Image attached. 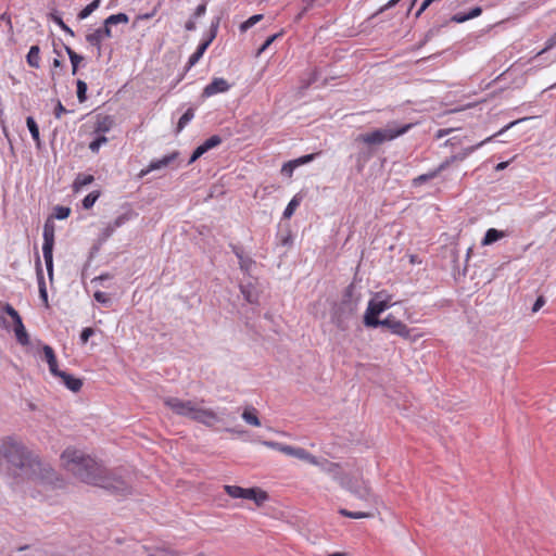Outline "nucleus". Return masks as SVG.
I'll list each match as a JSON object with an SVG mask.
<instances>
[{
	"instance_id": "nucleus-5",
	"label": "nucleus",
	"mask_w": 556,
	"mask_h": 556,
	"mask_svg": "<svg viewBox=\"0 0 556 556\" xmlns=\"http://www.w3.org/2000/svg\"><path fill=\"white\" fill-rule=\"evenodd\" d=\"M339 484L357 500L362 501L365 506L372 505L375 503L374 493L362 478L345 473Z\"/></svg>"
},
{
	"instance_id": "nucleus-18",
	"label": "nucleus",
	"mask_w": 556,
	"mask_h": 556,
	"mask_svg": "<svg viewBox=\"0 0 556 556\" xmlns=\"http://www.w3.org/2000/svg\"><path fill=\"white\" fill-rule=\"evenodd\" d=\"M58 378H60L62 380V382L64 383V386L72 392H78L83 387L81 379H79L71 374H67L66 371L62 370L59 374Z\"/></svg>"
},
{
	"instance_id": "nucleus-27",
	"label": "nucleus",
	"mask_w": 556,
	"mask_h": 556,
	"mask_svg": "<svg viewBox=\"0 0 556 556\" xmlns=\"http://www.w3.org/2000/svg\"><path fill=\"white\" fill-rule=\"evenodd\" d=\"M64 49L71 60L72 63V74L76 75L78 71L79 63L84 60L81 55L76 53L71 47L64 46Z\"/></svg>"
},
{
	"instance_id": "nucleus-36",
	"label": "nucleus",
	"mask_w": 556,
	"mask_h": 556,
	"mask_svg": "<svg viewBox=\"0 0 556 556\" xmlns=\"http://www.w3.org/2000/svg\"><path fill=\"white\" fill-rule=\"evenodd\" d=\"M225 492L232 498H243L244 489L238 485H224Z\"/></svg>"
},
{
	"instance_id": "nucleus-40",
	"label": "nucleus",
	"mask_w": 556,
	"mask_h": 556,
	"mask_svg": "<svg viewBox=\"0 0 556 556\" xmlns=\"http://www.w3.org/2000/svg\"><path fill=\"white\" fill-rule=\"evenodd\" d=\"M300 205V199L298 197H294L287 205V207L283 211V218H290L293 214L296 207Z\"/></svg>"
},
{
	"instance_id": "nucleus-14",
	"label": "nucleus",
	"mask_w": 556,
	"mask_h": 556,
	"mask_svg": "<svg viewBox=\"0 0 556 556\" xmlns=\"http://www.w3.org/2000/svg\"><path fill=\"white\" fill-rule=\"evenodd\" d=\"M230 88V84L222 77L214 78L208 85L205 86L202 92L203 98H208L217 93L226 92Z\"/></svg>"
},
{
	"instance_id": "nucleus-64",
	"label": "nucleus",
	"mask_w": 556,
	"mask_h": 556,
	"mask_svg": "<svg viewBox=\"0 0 556 556\" xmlns=\"http://www.w3.org/2000/svg\"><path fill=\"white\" fill-rule=\"evenodd\" d=\"M401 0H390L386 5H383L380 9V12H383L384 10L393 8L395 4H397Z\"/></svg>"
},
{
	"instance_id": "nucleus-53",
	"label": "nucleus",
	"mask_w": 556,
	"mask_h": 556,
	"mask_svg": "<svg viewBox=\"0 0 556 556\" xmlns=\"http://www.w3.org/2000/svg\"><path fill=\"white\" fill-rule=\"evenodd\" d=\"M545 298L543 295H540L538 296V299L535 300L533 306H532V312L533 313H536L541 309V307L545 304Z\"/></svg>"
},
{
	"instance_id": "nucleus-10",
	"label": "nucleus",
	"mask_w": 556,
	"mask_h": 556,
	"mask_svg": "<svg viewBox=\"0 0 556 556\" xmlns=\"http://www.w3.org/2000/svg\"><path fill=\"white\" fill-rule=\"evenodd\" d=\"M528 118L525 117V118H519L517 121H514V122H510L509 124H507L506 126H504L501 130H498L497 132H495L493 136H490L488 138H485L484 140L480 141L479 143L475 144V146H471V147H468V148H465L462 152L457 153V154H454L451 157V161L453 162H456V161H464L467 156H469L472 152H475L477 149L481 148L482 146H484L486 142H490L492 141L495 137H498L501 135H503L506 130H508L509 128H511L513 126L521 123V122H525L527 121Z\"/></svg>"
},
{
	"instance_id": "nucleus-9",
	"label": "nucleus",
	"mask_w": 556,
	"mask_h": 556,
	"mask_svg": "<svg viewBox=\"0 0 556 556\" xmlns=\"http://www.w3.org/2000/svg\"><path fill=\"white\" fill-rule=\"evenodd\" d=\"M387 311V305L382 303L376 295L368 302L367 309L364 315V325L367 328H378L382 319L379 315Z\"/></svg>"
},
{
	"instance_id": "nucleus-52",
	"label": "nucleus",
	"mask_w": 556,
	"mask_h": 556,
	"mask_svg": "<svg viewBox=\"0 0 556 556\" xmlns=\"http://www.w3.org/2000/svg\"><path fill=\"white\" fill-rule=\"evenodd\" d=\"M65 113H70L68 110H66L63 104L61 103V101H58L55 108H54V116L56 118H60L62 116V114H65Z\"/></svg>"
},
{
	"instance_id": "nucleus-31",
	"label": "nucleus",
	"mask_w": 556,
	"mask_h": 556,
	"mask_svg": "<svg viewBox=\"0 0 556 556\" xmlns=\"http://www.w3.org/2000/svg\"><path fill=\"white\" fill-rule=\"evenodd\" d=\"M49 17L56 24L60 26V28L65 31L66 34H68L70 36L74 37L75 34L73 31L72 28H70L65 23L64 21L62 20L60 13L58 11H53L49 14Z\"/></svg>"
},
{
	"instance_id": "nucleus-56",
	"label": "nucleus",
	"mask_w": 556,
	"mask_h": 556,
	"mask_svg": "<svg viewBox=\"0 0 556 556\" xmlns=\"http://www.w3.org/2000/svg\"><path fill=\"white\" fill-rule=\"evenodd\" d=\"M481 13H482V9L480 7H475L467 13V15H468V18L471 20V18L478 17Z\"/></svg>"
},
{
	"instance_id": "nucleus-37",
	"label": "nucleus",
	"mask_w": 556,
	"mask_h": 556,
	"mask_svg": "<svg viewBox=\"0 0 556 556\" xmlns=\"http://www.w3.org/2000/svg\"><path fill=\"white\" fill-rule=\"evenodd\" d=\"M100 194V191H92L89 194H87L81 202L83 207L85 210H90L94 205L96 201L99 199Z\"/></svg>"
},
{
	"instance_id": "nucleus-45",
	"label": "nucleus",
	"mask_w": 556,
	"mask_h": 556,
	"mask_svg": "<svg viewBox=\"0 0 556 556\" xmlns=\"http://www.w3.org/2000/svg\"><path fill=\"white\" fill-rule=\"evenodd\" d=\"M376 298H378L380 301H382L383 304L387 305V309L390 308L395 303L392 302V295L389 294L387 291L382 290L375 293Z\"/></svg>"
},
{
	"instance_id": "nucleus-42",
	"label": "nucleus",
	"mask_w": 556,
	"mask_h": 556,
	"mask_svg": "<svg viewBox=\"0 0 556 556\" xmlns=\"http://www.w3.org/2000/svg\"><path fill=\"white\" fill-rule=\"evenodd\" d=\"M106 142H108V138L104 135H100L89 143V149L91 150V152L98 153L101 146Z\"/></svg>"
},
{
	"instance_id": "nucleus-29",
	"label": "nucleus",
	"mask_w": 556,
	"mask_h": 556,
	"mask_svg": "<svg viewBox=\"0 0 556 556\" xmlns=\"http://www.w3.org/2000/svg\"><path fill=\"white\" fill-rule=\"evenodd\" d=\"M26 125H27V128H28L34 141L36 142L37 147L39 148L40 147V135H39L38 124L36 123L35 118L33 116H28L26 118Z\"/></svg>"
},
{
	"instance_id": "nucleus-47",
	"label": "nucleus",
	"mask_w": 556,
	"mask_h": 556,
	"mask_svg": "<svg viewBox=\"0 0 556 556\" xmlns=\"http://www.w3.org/2000/svg\"><path fill=\"white\" fill-rule=\"evenodd\" d=\"M437 175H438V170H433L428 174H422L414 179V184L421 185V184L434 178Z\"/></svg>"
},
{
	"instance_id": "nucleus-25",
	"label": "nucleus",
	"mask_w": 556,
	"mask_h": 556,
	"mask_svg": "<svg viewBox=\"0 0 556 556\" xmlns=\"http://www.w3.org/2000/svg\"><path fill=\"white\" fill-rule=\"evenodd\" d=\"M220 20H222L220 16H216L211 22L208 34H207L206 38L202 40V42L206 43L207 47H210L212 41L217 36V31H218V27H219V24H220Z\"/></svg>"
},
{
	"instance_id": "nucleus-43",
	"label": "nucleus",
	"mask_w": 556,
	"mask_h": 556,
	"mask_svg": "<svg viewBox=\"0 0 556 556\" xmlns=\"http://www.w3.org/2000/svg\"><path fill=\"white\" fill-rule=\"evenodd\" d=\"M71 208L67 206L58 205L54 207L53 216L56 219H65L70 216Z\"/></svg>"
},
{
	"instance_id": "nucleus-34",
	"label": "nucleus",
	"mask_w": 556,
	"mask_h": 556,
	"mask_svg": "<svg viewBox=\"0 0 556 556\" xmlns=\"http://www.w3.org/2000/svg\"><path fill=\"white\" fill-rule=\"evenodd\" d=\"M263 14H255L249 17L247 21L240 24V31L245 33L248 29L253 27L256 23L263 20Z\"/></svg>"
},
{
	"instance_id": "nucleus-32",
	"label": "nucleus",
	"mask_w": 556,
	"mask_h": 556,
	"mask_svg": "<svg viewBox=\"0 0 556 556\" xmlns=\"http://www.w3.org/2000/svg\"><path fill=\"white\" fill-rule=\"evenodd\" d=\"M243 420L252 426L258 427L261 426V421L256 415L255 408L244 409L242 413Z\"/></svg>"
},
{
	"instance_id": "nucleus-6",
	"label": "nucleus",
	"mask_w": 556,
	"mask_h": 556,
	"mask_svg": "<svg viewBox=\"0 0 556 556\" xmlns=\"http://www.w3.org/2000/svg\"><path fill=\"white\" fill-rule=\"evenodd\" d=\"M54 223L52 217H49L43 225V244L42 253L50 279L53 276V247H54Z\"/></svg>"
},
{
	"instance_id": "nucleus-11",
	"label": "nucleus",
	"mask_w": 556,
	"mask_h": 556,
	"mask_svg": "<svg viewBox=\"0 0 556 556\" xmlns=\"http://www.w3.org/2000/svg\"><path fill=\"white\" fill-rule=\"evenodd\" d=\"M379 327L387 328L391 333L396 334L403 339L410 338V329L392 314H389L386 318H383L381 324H379Z\"/></svg>"
},
{
	"instance_id": "nucleus-8",
	"label": "nucleus",
	"mask_w": 556,
	"mask_h": 556,
	"mask_svg": "<svg viewBox=\"0 0 556 556\" xmlns=\"http://www.w3.org/2000/svg\"><path fill=\"white\" fill-rule=\"evenodd\" d=\"M2 312L8 314L13 320V330L17 342L21 345H28L30 343L29 334L23 324L22 317L18 312L9 303H5Z\"/></svg>"
},
{
	"instance_id": "nucleus-17",
	"label": "nucleus",
	"mask_w": 556,
	"mask_h": 556,
	"mask_svg": "<svg viewBox=\"0 0 556 556\" xmlns=\"http://www.w3.org/2000/svg\"><path fill=\"white\" fill-rule=\"evenodd\" d=\"M318 467L321 468L323 471L330 475L333 480L338 483L342 480L346 472L342 471L341 466L337 463H331L327 459L319 460Z\"/></svg>"
},
{
	"instance_id": "nucleus-39",
	"label": "nucleus",
	"mask_w": 556,
	"mask_h": 556,
	"mask_svg": "<svg viewBox=\"0 0 556 556\" xmlns=\"http://www.w3.org/2000/svg\"><path fill=\"white\" fill-rule=\"evenodd\" d=\"M76 87H77L76 93H77L78 101L80 103H83L87 100V89H88L87 84L84 80L78 79L76 81Z\"/></svg>"
},
{
	"instance_id": "nucleus-35",
	"label": "nucleus",
	"mask_w": 556,
	"mask_h": 556,
	"mask_svg": "<svg viewBox=\"0 0 556 556\" xmlns=\"http://www.w3.org/2000/svg\"><path fill=\"white\" fill-rule=\"evenodd\" d=\"M137 214L132 210H127L125 213L117 216L112 224L118 228L123 226L126 222L130 220L132 217H135Z\"/></svg>"
},
{
	"instance_id": "nucleus-33",
	"label": "nucleus",
	"mask_w": 556,
	"mask_h": 556,
	"mask_svg": "<svg viewBox=\"0 0 556 556\" xmlns=\"http://www.w3.org/2000/svg\"><path fill=\"white\" fill-rule=\"evenodd\" d=\"M100 5V0H93L88 5H86L83 10L77 14V18L83 21L87 18L93 11H96Z\"/></svg>"
},
{
	"instance_id": "nucleus-50",
	"label": "nucleus",
	"mask_w": 556,
	"mask_h": 556,
	"mask_svg": "<svg viewBox=\"0 0 556 556\" xmlns=\"http://www.w3.org/2000/svg\"><path fill=\"white\" fill-rule=\"evenodd\" d=\"M94 334V330L91 327H86L80 332V341L83 344L87 343L89 338Z\"/></svg>"
},
{
	"instance_id": "nucleus-16",
	"label": "nucleus",
	"mask_w": 556,
	"mask_h": 556,
	"mask_svg": "<svg viewBox=\"0 0 556 556\" xmlns=\"http://www.w3.org/2000/svg\"><path fill=\"white\" fill-rule=\"evenodd\" d=\"M35 265H36V275H37L38 287H39V296H40L41 301L43 302L45 306L49 307L46 281H45V277H43L40 256L38 254L36 255Z\"/></svg>"
},
{
	"instance_id": "nucleus-49",
	"label": "nucleus",
	"mask_w": 556,
	"mask_h": 556,
	"mask_svg": "<svg viewBox=\"0 0 556 556\" xmlns=\"http://www.w3.org/2000/svg\"><path fill=\"white\" fill-rule=\"evenodd\" d=\"M319 153H311L303 156H300L295 160H293V163H295L298 166L307 164L312 162Z\"/></svg>"
},
{
	"instance_id": "nucleus-26",
	"label": "nucleus",
	"mask_w": 556,
	"mask_h": 556,
	"mask_svg": "<svg viewBox=\"0 0 556 556\" xmlns=\"http://www.w3.org/2000/svg\"><path fill=\"white\" fill-rule=\"evenodd\" d=\"M113 126V119L111 116H104L97 121L94 126V132L97 134H105L111 130Z\"/></svg>"
},
{
	"instance_id": "nucleus-23",
	"label": "nucleus",
	"mask_w": 556,
	"mask_h": 556,
	"mask_svg": "<svg viewBox=\"0 0 556 556\" xmlns=\"http://www.w3.org/2000/svg\"><path fill=\"white\" fill-rule=\"evenodd\" d=\"M93 181L94 177L92 175L78 174L73 182V190L78 192L84 187L92 184Z\"/></svg>"
},
{
	"instance_id": "nucleus-61",
	"label": "nucleus",
	"mask_w": 556,
	"mask_h": 556,
	"mask_svg": "<svg viewBox=\"0 0 556 556\" xmlns=\"http://www.w3.org/2000/svg\"><path fill=\"white\" fill-rule=\"evenodd\" d=\"M230 248H231L232 252L235 253V255L237 256V258L244 255V251H243L242 247H239L236 244H230Z\"/></svg>"
},
{
	"instance_id": "nucleus-30",
	"label": "nucleus",
	"mask_w": 556,
	"mask_h": 556,
	"mask_svg": "<svg viewBox=\"0 0 556 556\" xmlns=\"http://www.w3.org/2000/svg\"><path fill=\"white\" fill-rule=\"evenodd\" d=\"M193 117H194V109L189 108L179 118L177 127H176V134H179Z\"/></svg>"
},
{
	"instance_id": "nucleus-48",
	"label": "nucleus",
	"mask_w": 556,
	"mask_h": 556,
	"mask_svg": "<svg viewBox=\"0 0 556 556\" xmlns=\"http://www.w3.org/2000/svg\"><path fill=\"white\" fill-rule=\"evenodd\" d=\"M298 167V165L295 163H293V160L292 161H289L287 163H285L282 165V168H281V174L282 175H286L288 177H291L292 174H293V170Z\"/></svg>"
},
{
	"instance_id": "nucleus-55",
	"label": "nucleus",
	"mask_w": 556,
	"mask_h": 556,
	"mask_svg": "<svg viewBox=\"0 0 556 556\" xmlns=\"http://www.w3.org/2000/svg\"><path fill=\"white\" fill-rule=\"evenodd\" d=\"M241 292L244 296V299L249 302V303H253L255 301V299L253 298V294L251 293V291H249L247 289V287L244 286H241Z\"/></svg>"
},
{
	"instance_id": "nucleus-54",
	"label": "nucleus",
	"mask_w": 556,
	"mask_h": 556,
	"mask_svg": "<svg viewBox=\"0 0 556 556\" xmlns=\"http://www.w3.org/2000/svg\"><path fill=\"white\" fill-rule=\"evenodd\" d=\"M468 20L469 18H468L467 13H457L451 17V22H454V23H464Z\"/></svg>"
},
{
	"instance_id": "nucleus-46",
	"label": "nucleus",
	"mask_w": 556,
	"mask_h": 556,
	"mask_svg": "<svg viewBox=\"0 0 556 556\" xmlns=\"http://www.w3.org/2000/svg\"><path fill=\"white\" fill-rule=\"evenodd\" d=\"M281 36V33H277V34H274L271 36H269L264 42L263 45L258 48L257 50V55H260L261 53H263L265 50L268 49V47L278 38Z\"/></svg>"
},
{
	"instance_id": "nucleus-21",
	"label": "nucleus",
	"mask_w": 556,
	"mask_h": 556,
	"mask_svg": "<svg viewBox=\"0 0 556 556\" xmlns=\"http://www.w3.org/2000/svg\"><path fill=\"white\" fill-rule=\"evenodd\" d=\"M506 236V233L502 230H498V229H495V228H490L486 230L482 241H481V244L482 245H490V244H493L495 243L496 241L501 240L502 238H504Z\"/></svg>"
},
{
	"instance_id": "nucleus-60",
	"label": "nucleus",
	"mask_w": 556,
	"mask_h": 556,
	"mask_svg": "<svg viewBox=\"0 0 556 556\" xmlns=\"http://www.w3.org/2000/svg\"><path fill=\"white\" fill-rule=\"evenodd\" d=\"M454 130V128H443V129H439L435 134V138L437 139H440V138H443L447 135H450L452 131Z\"/></svg>"
},
{
	"instance_id": "nucleus-15",
	"label": "nucleus",
	"mask_w": 556,
	"mask_h": 556,
	"mask_svg": "<svg viewBox=\"0 0 556 556\" xmlns=\"http://www.w3.org/2000/svg\"><path fill=\"white\" fill-rule=\"evenodd\" d=\"M179 154L180 153L178 151H174L170 154L165 155L160 160L151 161L149 166L146 169L141 170L140 176H144L152 170H159V169L169 166L173 162H175L179 157Z\"/></svg>"
},
{
	"instance_id": "nucleus-57",
	"label": "nucleus",
	"mask_w": 556,
	"mask_h": 556,
	"mask_svg": "<svg viewBox=\"0 0 556 556\" xmlns=\"http://www.w3.org/2000/svg\"><path fill=\"white\" fill-rule=\"evenodd\" d=\"M116 229L117 228L112 223L108 224V226L104 228L103 237L104 238L111 237Z\"/></svg>"
},
{
	"instance_id": "nucleus-13",
	"label": "nucleus",
	"mask_w": 556,
	"mask_h": 556,
	"mask_svg": "<svg viewBox=\"0 0 556 556\" xmlns=\"http://www.w3.org/2000/svg\"><path fill=\"white\" fill-rule=\"evenodd\" d=\"M220 143H222V138L218 135L211 136L208 139H206L203 143H201L199 147H197L193 150V152L188 161V165L194 163L203 154H205L211 149L218 147Z\"/></svg>"
},
{
	"instance_id": "nucleus-62",
	"label": "nucleus",
	"mask_w": 556,
	"mask_h": 556,
	"mask_svg": "<svg viewBox=\"0 0 556 556\" xmlns=\"http://www.w3.org/2000/svg\"><path fill=\"white\" fill-rule=\"evenodd\" d=\"M453 161H451V157L446 159L443 163L440 164V166L435 169L438 170V174L447 168Z\"/></svg>"
},
{
	"instance_id": "nucleus-19",
	"label": "nucleus",
	"mask_w": 556,
	"mask_h": 556,
	"mask_svg": "<svg viewBox=\"0 0 556 556\" xmlns=\"http://www.w3.org/2000/svg\"><path fill=\"white\" fill-rule=\"evenodd\" d=\"M42 352H43L45 359L49 365L50 372L54 377H58L62 370L59 369L56 356H55L53 349L50 345H43Z\"/></svg>"
},
{
	"instance_id": "nucleus-58",
	"label": "nucleus",
	"mask_w": 556,
	"mask_h": 556,
	"mask_svg": "<svg viewBox=\"0 0 556 556\" xmlns=\"http://www.w3.org/2000/svg\"><path fill=\"white\" fill-rule=\"evenodd\" d=\"M194 20H195V18L191 16V17L186 22V24H185V29H186L187 31H193V30H195L197 26H195V21H194Z\"/></svg>"
},
{
	"instance_id": "nucleus-1",
	"label": "nucleus",
	"mask_w": 556,
	"mask_h": 556,
	"mask_svg": "<svg viewBox=\"0 0 556 556\" xmlns=\"http://www.w3.org/2000/svg\"><path fill=\"white\" fill-rule=\"evenodd\" d=\"M65 467L80 481L102 488L116 495L130 494L129 483L116 471L109 470L96 459L76 448L67 447L62 453Z\"/></svg>"
},
{
	"instance_id": "nucleus-2",
	"label": "nucleus",
	"mask_w": 556,
	"mask_h": 556,
	"mask_svg": "<svg viewBox=\"0 0 556 556\" xmlns=\"http://www.w3.org/2000/svg\"><path fill=\"white\" fill-rule=\"evenodd\" d=\"M412 128V124L397 126L395 123H389L383 128H376L371 131L363 132L356 136L355 143L358 151L354 155L357 173H362L366 164L376 153V149L395 138L406 134Z\"/></svg>"
},
{
	"instance_id": "nucleus-44",
	"label": "nucleus",
	"mask_w": 556,
	"mask_h": 556,
	"mask_svg": "<svg viewBox=\"0 0 556 556\" xmlns=\"http://www.w3.org/2000/svg\"><path fill=\"white\" fill-rule=\"evenodd\" d=\"M93 298L97 302L103 304L106 307H109L112 303L110 295L102 291H96Z\"/></svg>"
},
{
	"instance_id": "nucleus-38",
	"label": "nucleus",
	"mask_w": 556,
	"mask_h": 556,
	"mask_svg": "<svg viewBox=\"0 0 556 556\" xmlns=\"http://www.w3.org/2000/svg\"><path fill=\"white\" fill-rule=\"evenodd\" d=\"M339 514L344 516V517L353 518V519L368 518V517L371 516V514H369V513H365V511H351V510H348L345 508H340L339 509Z\"/></svg>"
},
{
	"instance_id": "nucleus-24",
	"label": "nucleus",
	"mask_w": 556,
	"mask_h": 556,
	"mask_svg": "<svg viewBox=\"0 0 556 556\" xmlns=\"http://www.w3.org/2000/svg\"><path fill=\"white\" fill-rule=\"evenodd\" d=\"M207 48L208 47L206 46V43H203L202 41L200 42L195 52L191 54V56L189 58V61L185 68L186 72H188L192 66H194L200 61V59L203 56Z\"/></svg>"
},
{
	"instance_id": "nucleus-22",
	"label": "nucleus",
	"mask_w": 556,
	"mask_h": 556,
	"mask_svg": "<svg viewBox=\"0 0 556 556\" xmlns=\"http://www.w3.org/2000/svg\"><path fill=\"white\" fill-rule=\"evenodd\" d=\"M129 22V17L126 13H117V14H112L110 15L109 17H106L103 22V24L109 27L110 29H112L113 26L115 25H118V24H127Z\"/></svg>"
},
{
	"instance_id": "nucleus-3",
	"label": "nucleus",
	"mask_w": 556,
	"mask_h": 556,
	"mask_svg": "<svg viewBox=\"0 0 556 556\" xmlns=\"http://www.w3.org/2000/svg\"><path fill=\"white\" fill-rule=\"evenodd\" d=\"M164 405L173 410V413L203 424L206 427H214L222 421V417L214 410L200 407L193 401H184L169 396L164 399Z\"/></svg>"
},
{
	"instance_id": "nucleus-7",
	"label": "nucleus",
	"mask_w": 556,
	"mask_h": 556,
	"mask_svg": "<svg viewBox=\"0 0 556 556\" xmlns=\"http://www.w3.org/2000/svg\"><path fill=\"white\" fill-rule=\"evenodd\" d=\"M265 445L280 451L281 453L307 462L312 465H319V459L303 447H294L279 442L265 441Z\"/></svg>"
},
{
	"instance_id": "nucleus-63",
	"label": "nucleus",
	"mask_w": 556,
	"mask_h": 556,
	"mask_svg": "<svg viewBox=\"0 0 556 556\" xmlns=\"http://www.w3.org/2000/svg\"><path fill=\"white\" fill-rule=\"evenodd\" d=\"M401 0H390L386 5H383L380 9V12H383L384 10L393 8L395 4H397Z\"/></svg>"
},
{
	"instance_id": "nucleus-28",
	"label": "nucleus",
	"mask_w": 556,
	"mask_h": 556,
	"mask_svg": "<svg viewBox=\"0 0 556 556\" xmlns=\"http://www.w3.org/2000/svg\"><path fill=\"white\" fill-rule=\"evenodd\" d=\"M39 53H40V48L38 46H31L27 55H26V60H27V63L29 66L34 67V68H38L40 66L39 64V61H40V58H39Z\"/></svg>"
},
{
	"instance_id": "nucleus-12",
	"label": "nucleus",
	"mask_w": 556,
	"mask_h": 556,
	"mask_svg": "<svg viewBox=\"0 0 556 556\" xmlns=\"http://www.w3.org/2000/svg\"><path fill=\"white\" fill-rule=\"evenodd\" d=\"M113 37V31L109 27H106L104 24L97 28L94 31L89 33L86 35V41L92 46L96 47L98 50V56L101 55V43L104 39H109Z\"/></svg>"
},
{
	"instance_id": "nucleus-59",
	"label": "nucleus",
	"mask_w": 556,
	"mask_h": 556,
	"mask_svg": "<svg viewBox=\"0 0 556 556\" xmlns=\"http://www.w3.org/2000/svg\"><path fill=\"white\" fill-rule=\"evenodd\" d=\"M556 45V33L546 41V47L539 53L545 52L547 49L553 48Z\"/></svg>"
},
{
	"instance_id": "nucleus-41",
	"label": "nucleus",
	"mask_w": 556,
	"mask_h": 556,
	"mask_svg": "<svg viewBox=\"0 0 556 556\" xmlns=\"http://www.w3.org/2000/svg\"><path fill=\"white\" fill-rule=\"evenodd\" d=\"M238 261H239V267H240V269H241L242 271H244V273H249V271H250V269H251V267H252V266L254 265V263H255V262H254L250 256H248V255H245V254H244L243 256L239 257V258H238Z\"/></svg>"
},
{
	"instance_id": "nucleus-20",
	"label": "nucleus",
	"mask_w": 556,
	"mask_h": 556,
	"mask_svg": "<svg viewBox=\"0 0 556 556\" xmlns=\"http://www.w3.org/2000/svg\"><path fill=\"white\" fill-rule=\"evenodd\" d=\"M243 498L253 501L257 506H261L268 498V494L258 488L244 489Z\"/></svg>"
},
{
	"instance_id": "nucleus-4",
	"label": "nucleus",
	"mask_w": 556,
	"mask_h": 556,
	"mask_svg": "<svg viewBox=\"0 0 556 556\" xmlns=\"http://www.w3.org/2000/svg\"><path fill=\"white\" fill-rule=\"evenodd\" d=\"M359 299V294L355 293V286L349 285L343 292L341 302L333 307L332 320L338 328L346 327V320L356 312Z\"/></svg>"
},
{
	"instance_id": "nucleus-51",
	"label": "nucleus",
	"mask_w": 556,
	"mask_h": 556,
	"mask_svg": "<svg viewBox=\"0 0 556 556\" xmlns=\"http://www.w3.org/2000/svg\"><path fill=\"white\" fill-rule=\"evenodd\" d=\"M205 13H206V2L204 1L195 8V10L191 16L194 18H199V17H202Z\"/></svg>"
}]
</instances>
